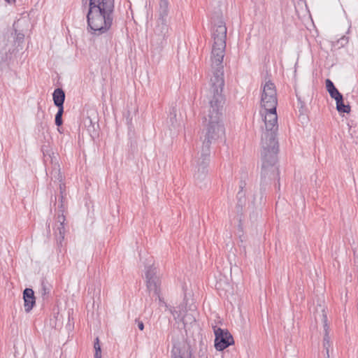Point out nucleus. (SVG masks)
I'll return each mask as SVG.
<instances>
[{
  "label": "nucleus",
  "instance_id": "22",
  "mask_svg": "<svg viewBox=\"0 0 358 358\" xmlns=\"http://www.w3.org/2000/svg\"><path fill=\"white\" fill-rule=\"evenodd\" d=\"M94 348L95 350L94 358H101V350L98 338H96Z\"/></svg>",
  "mask_w": 358,
  "mask_h": 358
},
{
  "label": "nucleus",
  "instance_id": "14",
  "mask_svg": "<svg viewBox=\"0 0 358 358\" xmlns=\"http://www.w3.org/2000/svg\"><path fill=\"white\" fill-rule=\"evenodd\" d=\"M54 104L57 108H64V102L65 100V93L62 88H57L52 94Z\"/></svg>",
  "mask_w": 358,
  "mask_h": 358
},
{
  "label": "nucleus",
  "instance_id": "5",
  "mask_svg": "<svg viewBox=\"0 0 358 358\" xmlns=\"http://www.w3.org/2000/svg\"><path fill=\"white\" fill-rule=\"evenodd\" d=\"M264 122L266 131L262 136V145L264 142L271 145H279L277 139V131L278 130V115L276 108L275 110H265Z\"/></svg>",
  "mask_w": 358,
  "mask_h": 358
},
{
  "label": "nucleus",
  "instance_id": "10",
  "mask_svg": "<svg viewBox=\"0 0 358 358\" xmlns=\"http://www.w3.org/2000/svg\"><path fill=\"white\" fill-rule=\"evenodd\" d=\"M65 216L64 215H58L57 217V225L55 231V235L56 237L57 245L59 248L63 246V241H64L65 236Z\"/></svg>",
  "mask_w": 358,
  "mask_h": 358
},
{
  "label": "nucleus",
  "instance_id": "35",
  "mask_svg": "<svg viewBox=\"0 0 358 358\" xmlns=\"http://www.w3.org/2000/svg\"><path fill=\"white\" fill-rule=\"evenodd\" d=\"M325 358H329V357H325Z\"/></svg>",
  "mask_w": 358,
  "mask_h": 358
},
{
  "label": "nucleus",
  "instance_id": "28",
  "mask_svg": "<svg viewBox=\"0 0 358 358\" xmlns=\"http://www.w3.org/2000/svg\"><path fill=\"white\" fill-rule=\"evenodd\" d=\"M348 37H346V36H343L338 41V43H340L342 46H343L345 44L348 43Z\"/></svg>",
  "mask_w": 358,
  "mask_h": 358
},
{
  "label": "nucleus",
  "instance_id": "19",
  "mask_svg": "<svg viewBox=\"0 0 358 358\" xmlns=\"http://www.w3.org/2000/svg\"><path fill=\"white\" fill-rule=\"evenodd\" d=\"M169 122L170 123L171 129H176L178 126L176 119V108L173 107L170 110Z\"/></svg>",
  "mask_w": 358,
  "mask_h": 358
},
{
  "label": "nucleus",
  "instance_id": "2",
  "mask_svg": "<svg viewBox=\"0 0 358 358\" xmlns=\"http://www.w3.org/2000/svg\"><path fill=\"white\" fill-rule=\"evenodd\" d=\"M213 44L211 52L213 76L210 78L209 93H222L224 85L222 62L226 48L227 27L220 19L212 30Z\"/></svg>",
  "mask_w": 358,
  "mask_h": 358
},
{
  "label": "nucleus",
  "instance_id": "25",
  "mask_svg": "<svg viewBox=\"0 0 358 358\" xmlns=\"http://www.w3.org/2000/svg\"><path fill=\"white\" fill-rule=\"evenodd\" d=\"M329 95L332 99H335L336 101H337V100H339L343 97V94L339 92V91L337 90V88L335 89L332 92H330Z\"/></svg>",
  "mask_w": 358,
  "mask_h": 358
},
{
  "label": "nucleus",
  "instance_id": "33",
  "mask_svg": "<svg viewBox=\"0 0 358 358\" xmlns=\"http://www.w3.org/2000/svg\"><path fill=\"white\" fill-rule=\"evenodd\" d=\"M6 1H7L8 3H11V2H15V0H5Z\"/></svg>",
  "mask_w": 358,
  "mask_h": 358
},
{
  "label": "nucleus",
  "instance_id": "7",
  "mask_svg": "<svg viewBox=\"0 0 358 358\" xmlns=\"http://www.w3.org/2000/svg\"><path fill=\"white\" fill-rule=\"evenodd\" d=\"M169 27L166 19H158L157 25L154 29V34L152 37V45L160 51L167 44Z\"/></svg>",
  "mask_w": 358,
  "mask_h": 358
},
{
  "label": "nucleus",
  "instance_id": "12",
  "mask_svg": "<svg viewBox=\"0 0 358 358\" xmlns=\"http://www.w3.org/2000/svg\"><path fill=\"white\" fill-rule=\"evenodd\" d=\"M24 306L27 313H29L35 304V296L32 289L26 288L23 292Z\"/></svg>",
  "mask_w": 358,
  "mask_h": 358
},
{
  "label": "nucleus",
  "instance_id": "8",
  "mask_svg": "<svg viewBox=\"0 0 358 358\" xmlns=\"http://www.w3.org/2000/svg\"><path fill=\"white\" fill-rule=\"evenodd\" d=\"M278 105L276 88L270 80L265 83L263 86L261 97V106L265 110H275Z\"/></svg>",
  "mask_w": 358,
  "mask_h": 358
},
{
  "label": "nucleus",
  "instance_id": "4",
  "mask_svg": "<svg viewBox=\"0 0 358 358\" xmlns=\"http://www.w3.org/2000/svg\"><path fill=\"white\" fill-rule=\"evenodd\" d=\"M279 145H271L264 142L262 145V179H279L280 173L278 162V153Z\"/></svg>",
  "mask_w": 358,
  "mask_h": 358
},
{
  "label": "nucleus",
  "instance_id": "17",
  "mask_svg": "<svg viewBox=\"0 0 358 358\" xmlns=\"http://www.w3.org/2000/svg\"><path fill=\"white\" fill-rule=\"evenodd\" d=\"M159 18L166 19L169 13V1L168 0H160L159 2Z\"/></svg>",
  "mask_w": 358,
  "mask_h": 358
},
{
  "label": "nucleus",
  "instance_id": "18",
  "mask_svg": "<svg viewBox=\"0 0 358 358\" xmlns=\"http://www.w3.org/2000/svg\"><path fill=\"white\" fill-rule=\"evenodd\" d=\"M336 102V109L339 113H349L350 112V105H345L343 101V97L339 100H337Z\"/></svg>",
  "mask_w": 358,
  "mask_h": 358
},
{
  "label": "nucleus",
  "instance_id": "6",
  "mask_svg": "<svg viewBox=\"0 0 358 358\" xmlns=\"http://www.w3.org/2000/svg\"><path fill=\"white\" fill-rule=\"evenodd\" d=\"M146 287L150 294L159 296L161 292V278L158 268L155 266L152 260H148L145 268Z\"/></svg>",
  "mask_w": 358,
  "mask_h": 358
},
{
  "label": "nucleus",
  "instance_id": "16",
  "mask_svg": "<svg viewBox=\"0 0 358 358\" xmlns=\"http://www.w3.org/2000/svg\"><path fill=\"white\" fill-rule=\"evenodd\" d=\"M51 170H48V174L50 179H62V176L60 171L59 164L57 162V161H55L53 162V164H51Z\"/></svg>",
  "mask_w": 358,
  "mask_h": 358
},
{
  "label": "nucleus",
  "instance_id": "20",
  "mask_svg": "<svg viewBox=\"0 0 358 358\" xmlns=\"http://www.w3.org/2000/svg\"><path fill=\"white\" fill-rule=\"evenodd\" d=\"M85 124L87 127L88 132L91 136H93V134H96V123H93L92 119L90 117H87L85 120Z\"/></svg>",
  "mask_w": 358,
  "mask_h": 358
},
{
  "label": "nucleus",
  "instance_id": "1",
  "mask_svg": "<svg viewBox=\"0 0 358 358\" xmlns=\"http://www.w3.org/2000/svg\"><path fill=\"white\" fill-rule=\"evenodd\" d=\"M208 113L204 117L206 131L203 136L201 156L197 162L198 178L205 176L210 162V145L225 135L222 123L224 97L222 93H209Z\"/></svg>",
  "mask_w": 358,
  "mask_h": 358
},
{
  "label": "nucleus",
  "instance_id": "9",
  "mask_svg": "<svg viewBox=\"0 0 358 358\" xmlns=\"http://www.w3.org/2000/svg\"><path fill=\"white\" fill-rule=\"evenodd\" d=\"M215 348L222 351L234 343V338L227 329L216 328L214 327Z\"/></svg>",
  "mask_w": 358,
  "mask_h": 358
},
{
  "label": "nucleus",
  "instance_id": "31",
  "mask_svg": "<svg viewBox=\"0 0 358 358\" xmlns=\"http://www.w3.org/2000/svg\"><path fill=\"white\" fill-rule=\"evenodd\" d=\"M137 324H138V327L140 330H143L144 329V324H143V322L142 321H139L138 320L137 321Z\"/></svg>",
  "mask_w": 358,
  "mask_h": 358
},
{
  "label": "nucleus",
  "instance_id": "23",
  "mask_svg": "<svg viewBox=\"0 0 358 358\" xmlns=\"http://www.w3.org/2000/svg\"><path fill=\"white\" fill-rule=\"evenodd\" d=\"M15 24H13L14 27V31L15 35V43H17L18 44H20L23 43L24 39V34L21 32H17V30L15 28Z\"/></svg>",
  "mask_w": 358,
  "mask_h": 358
},
{
  "label": "nucleus",
  "instance_id": "26",
  "mask_svg": "<svg viewBox=\"0 0 358 358\" xmlns=\"http://www.w3.org/2000/svg\"><path fill=\"white\" fill-rule=\"evenodd\" d=\"M326 88L329 94L332 92L336 87H335L334 83L330 79H327L326 81Z\"/></svg>",
  "mask_w": 358,
  "mask_h": 358
},
{
  "label": "nucleus",
  "instance_id": "32",
  "mask_svg": "<svg viewBox=\"0 0 358 358\" xmlns=\"http://www.w3.org/2000/svg\"><path fill=\"white\" fill-rule=\"evenodd\" d=\"M158 299H159V304L160 305H166V303L164 302V301L161 298L160 296V293L159 294V296H157Z\"/></svg>",
  "mask_w": 358,
  "mask_h": 358
},
{
  "label": "nucleus",
  "instance_id": "27",
  "mask_svg": "<svg viewBox=\"0 0 358 358\" xmlns=\"http://www.w3.org/2000/svg\"><path fill=\"white\" fill-rule=\"evenodd\" d=\"M63 200H64V199H62H62H61V204H60V206H59V213H61V214H60V215H64V211H65V208H66V207H65V205H64V201H63Z\"/></svg>",
  "mask_w": 358,
  "mask_h": 358
},
{
  "label": "nucleus",
  "instance_id": "24",
  "mask_svg": "<svg viewBox=\"0 0 358 358\" xmlns=\"http://www.w3.org/2000/svg\"><path fill=\"white\" fill-rule=\"evenodd\" d=\"M245 185L246 184H245V180L241 181V183L239 185L240 190L237 193V197L239 199V201L242 199V197H244V196H245V194L243 192V189L245 188Z\"/></svg>",
  "mask_w": 358,
  "mask_h": 358
},
{
  "label": "nucleus",
  "instance_id": "21",
  "mask_svg": "<svg viewBox=\"0 0 358 358\" xmlns=\"http://www.w3.org/2000/svg\"><path fill=\"white\" fill-rule=\"evenodd\" d=\"M64 113V108H58V111L55 115V124L60 127L63 124L62 115Z\"/></svg>",
  "mask_w": 358,
  "mask_h": 358
},
{
  "label": "nucleus",
  "instance_id": "15",
  "mask_svg": "<svg viewBox=\"0 0 358 358\" xmlns=\"http://www.w3.org/2000/svg\"><path fill=\"white\" fill-rule=\"evenodd\" d=\"M41 150L43 153L44 161L45 162H49L50 164H53V162L57 161V155L52 151L48 145H43Z\"/></svg>",
  "mask_w": 358,
  "mask_h": 358
},
{
  "label": "nucleus",
  "instance_id": "13",
  "mask_svg": "<svg viewBox=\"0 0 358 358\" xmlns=\"http://www.w3.org/2000/svg\"><path fill=\"white\" fill-rule=\"evenodd\" d=\"M327 318L326 315H323V322H324V340H323V346L324 350H326V357L329 358V348L331 346L329 336V326L327 324Z\"/></svg>",
  "mask_w": 358,
  "mask_h": 358
},
{
  "label": "nucleus",
  "instance_id": "30",
  "mask_svg": "<svg viewBox=\"0 0 358 358\" xmlns=\"http://www.w3.org/2000/svg\"><path fill=\"white\" fill-rule=\"evenodd\" d=\"M99 0H90L89 1V8L90 7V12L92 11V8H94L96 6V3H98Z\"/></svg>",
  "mask_w": 358,
  "mask_h": 358
},
{
  "label": "nucleus",
  "instance_id": "34",
  "mask_svg": "<svg viewBox=\"0 0 358 358\" xmlns=\"http://www.w3.org/2000/svg\"><path fill=\"white\" fill-rule=\"evenodd\" d=\"M83 3H85V5L87 3V1L86 0H83Z\"/></svg>",
  "mask_w": 358,
  "mask_h": 358
},
{
  "label": "nucleus",
  "instance_id": "29",
  "mask_svg": "<svg viewBox=\"0 0 358 358\" xmlns=\"http://www.w3.org/2000/svg\"><path fill=\"white\" fill-rule=\"evenodd\" d=\"M61 197L64 199L65 194V185L64 184L59 185Z\"/></svg>",
  "mask_w": 358,
  "mask_h": 358
},
{
  "label": "nucleus",
  "instance_id": "11",
  "mask_svg": "<svg viewBox=\"0 0 358 358\" xmlns=\"http://www.w3.org/2000/svg\"><path fill=\"white\" fill-rule=\"evenodd\" d=\"M172 358H192L190 347L186 344L174 345L171 350Z\"/></svg>",
  "mask_w": 358,
  "mask_h": 358
},
{
  "label": "nucleus",
  "instance_id": "3",
  "mask_svg": "<svg viewBox=\"0 0 358 358\" xmlns=\"http://www.w3.org/2000/svg\"><path fill=\"white\" fill-rule=\"evenodd\" d=\"M94 8H88L87 30L92 34L100 36L106 33L113 22L115 0H99Z\"/></svg>",
  "mask_w": 358,
  "mask_h": 358
}]
</instances>
